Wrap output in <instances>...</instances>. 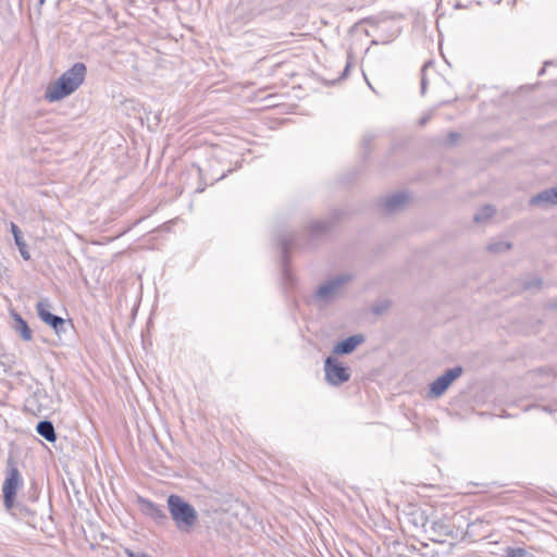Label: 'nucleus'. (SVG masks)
I'll use <instances>...</instances> for the list:
<instances>
[{"instance_id":"obj_1","label":"nucleus","mask_w":557,"mask_h":557,"mask_svg":"<svg viewBox=\"0 0 557 557\" xmlns=\"http://www.w3.org/2000/svg\"><path fill=\"white\" fill-rule=\"evenodd\" d=\"M86 73L87 67L84 63H75L47 87L45 94L46 99L50 102H54L70 96L83 84Z\"/></svg>"},{"instance_id":"obj_2","label":"nucleus","mask_w":557,"mask_h":557,"mask_svg":"<svg viewBox=\"0 0 557 557\" xmlns=\"http://www.w3.org/2000/svg\"><path fill=\"white\" fill-rule=\"evenodd\" d=\"M168 508L181 532L189 533L198 522L196 509L178 495L172 494L168 497Z\"/></svg>"},{"instance_id":"obj_3","label":"nucleus","mask_w":557,"mask_h":557,"mask_svg":"<svg viewBox=\"0 0 557 557\" xmlns=\"http://www.w3.org/2000/svg\"><path fill=\"white\" fill-rule=\"evenodd\" d=\"M22 484L23 479L16 462L12 457H9L7 460L5 480L2 485L3 504L7 510L14 508L16 494Z\"/></svg>"},{"instance_id":"obj_4","label":"nucleus","mask_w":557,"mask_h":557,"mask_svg":"<svg viewBox=\"0 0 557 557\" xmlns=\"http://www.w3.org/2000/svg\"><path fill=\"white\" fill-rule=\"evenodd\" d=\"M325 381L332 386H338L350 379L349 368L343 366L334 356H329L324 360Z\"/></svg>"},{"instance_id":"obj_5","label":"nucleus","mask_w":557,"mask_h":557,"mask_svg":"<svg viewBox=\"0 0 557 557\" xmlns=\"http://www.w3.org/2000/svg\"><path fill=\"white\" fill-rule=\"evenodd\" d=\"M352 280V275L348 273L339 274L326 283L319 286L314 297L321 301L329 302L334 299L341 289Z\"/></svg>"},{"instance_id":"obj_6","label":"nucleus","mask_w":557,"mask_h":557,"mask_svg":"<svg viewBox=\"0 0 557 557\" xmlns=\"http://www.w3.org/2000/svg\"><path fill=\"white\" fill-rule=\"evenodd\" d=\"M462 372L463 369L460 366L448 369L444 374L430 384L429 396L435 398L442 396L450 384L461 376Z\"/></svg>"},{"instance_id":"obj_7","label":"nucleus","mask_w":557,"mask_h":557,"mask_svg":"<svg viewBox=\"0 0 557 557\" xmlns=\"http://www.w3.org/2000/svg\"><path fill=\"white\" fill-rule=\"evenodd\" d=\"M49 302L48 300H40L36 305V310L38 317L48 325H50L54 332L60 335L61 333H65V327L67 325V321L63 318L55 315L49 311Z\"/></svg>"},{"instance_id":"obj_8","label":"nucleus","mask_w":557,"mask_h":557,"mask_svg":"<svg viewBox=\"0 0 557 557\" xmlns=\"http://www.w3.org/2000/svg\"><path fill=\"white\" fill-rule=\"evenodd\" d=\"M364 336L362 334L351 335L341 342H338L332 349L334 355H349L351 354L359 345L364 342Z\"/></svg>"},{"instance_id":"obj_9","label":"nucleus","mask_w":557,"mask_h":557,"mask_svg":"<svg viewBox=\"0 0 557 557\" xmlns=\"http://www.w3.org/2000/svg\"><path fill=\"white\" fill-rule=\"evenodd\" d=\"M138 503L141 507L143 512L146 516L156 520L157 522L162 523L168 520V516L162 506H159L152 503L151 500L143 497L138 498Z\"/></svg>"},{"instance_id":"obj_10","label":"nucleus","mask_w":557,"mask_h":557,"mask_svg":"<svg viewBox=\"0 0 557 557\" xmlns=\"http://www.w3.org/2000/svg\"><path fill=\"white\" fill-rule=\"evenodd\" d=\"M409 200L406 193H396L384 199V208L387 212L392 213L403 208Z\"/></svg>"},{"instance_id":"obj_11","label":"nucleus","mask_w":557,"mask_h":557,"mask_svg":"<svg viewBox=\"0 0 557 557\" xmlns=\"http://www.w3.org/2000/svg\"><path fill=\"white\" fill-rule=\"evenodd\" d=\"M13 318V330L22 337L23 341L29 342L33 338L32 330L29 329L27 322L22 318L17 312L11 313Z\"/></svg>"},{"instance_id":"obj_12","label":"nucleus","mask_w":557,"mask_h":557,"mask_svg":"<svg viewBox=\"0 0 557 557\" xmlns=\"http://www.w3.org/2000/svg\"><path fill=\"white\" fill-rule=\"evenodd\" d=\"M423 527L425 528V532H430L433 534L431 540L435 542H441L438 537L442 535H447L450 533L449 525L445 524L443 521H426L423 523Z\"/></svg>"},{"instance_id":"obj_13","label":"nucleus","mask_w":557,"mask_h":557,"mask_svg":"<svg viewBox=\"0 0 557 557\" xmlns=\"http://www.w3.org/2000/svg\"><path fill=\"white\" fill-rule=\"evenodd\" d=\"M557 205V186L545 189L531 199V205Z\"/></svg>"},{"instance_id":"obj_14","label":"nucleus","mask_w":557,"mask_h":557,"mask_svg":"<svg viewBox=\"0 0 557 557\" xmlns=\"http://www.w3.org/2000/svg\"><path fill=\"white\" fill-rule=\"evenodd\" d=\"M36 431L40 436L50 443H53L57 440L55 430L51 421H39L37 423Z\"/></svg>"},{"instance_id":"obj_15","label":"nucleus","mask_w":557,"mask_h":557,"mask_svg":"<svg viewBox=\"0 0 557 557\" xmlns=\"http://www.w3.org/2000/svg\"><path fill=\"white\" fill-rule=\"evenodd\" d=\"M11 232L14 236L15 244L17 245L21 255L25 260L29 259L28 252L25 250V243L23 240L22 232L20 231L18 226L14 223H11Z\"/></svg>"},{"instance_id":"obj_16","label":"nucleus","mask_w":557,"mask_h":557,"mask_svg":"<svg viewBox=\"0 0 557 557\" xmlns=\"http://www.w3.org/2000/svg\"><path fill=\"white\" fill-rule=\"evenodd\" d=\"M496 212L495 208L486 205L483 206L473 216V221L478 224L486 222Z\"/></svg>"},{"instance_id":"obj_17","label":"nucleus","mask_w":557,"mask_h":557,"mask_svg":"<svg viewBox=\"0 0 557 557\" xmlns=\"http://www.w3.org/2000/svg\"><path fill=\"white\" fill-rule=\"evenodd\" d=\"M331 227H332V223L330 221H325V220L315 221L311 224V231H312V233H315V234L325 233L329 230H331Z\"/></svg>"},{"instance_id":"obj_18","label":"nucleus","mask_w":557,"mask_h":557,"mask_svg":"<svg viewBox=\"0 0 557 557\" xmlns=\"http://www.w3.org/2000/svg\"><path fill=\"white\" fill-rule=\"evenodd\" d=\"M511 245L505 242L492 243L487 246V250L492 253H499L509 250Z\"/></svg>"},{"instance_id":"obj_19","label":"nucleus","mask_w":557,"mask_h":557,"mask_svg":"<svg viewBox=\"0 0 557 557\" xmlns=\"http://www.w3.org/2000/svg\"><path fill=\"white\" fill-rule=\"evenodd\" d=\"M12 515L20 516V517H27L32 516L33 511L28 509L26 506L22 505L21 503L15 502V506L12 510H10Z\"/></svg>"},{"instance_id":"obj_20","label":"nucleus","mask_w":557,"mask_h":557,"mask_svg":"<svg viewBox=\"0 0 557 557\" xmlns=\"http://www.w3.org/2000/svg\"><path fill=\"white\" fill-rule=\"evenodd\" d=\"M293 240H294V235L292 233H287V234L280 236V244L282 246L284 255H286L287 250L292 246Z\"/></svg>"},{"instance_id":"obj_21","label":"nucleus","mask_w":557,"mask_h":557,"mask_svg":"<svg viewBox=\"0 0 557 557\" xmlns=\"http://www.w3.org/2000/svg\"><path fill=\"white\" fill-rule=\"evenodd\" d=\"M508 557H522V548L511 549Z\"/></svg>"},{"instance_id":"obj_22","label":"nucleus","mask_w":557,"mask_h":557,"mask_svg":"<svg viewBox=\"0 0 557 557\" xmlns=\"http://www.w3.org/2000/svg\"><path fill=\"white\" fill-rule=\"evenodd\" d=\"M350 65H351V64H350V62L348 61V62H347V64H346V66H345L344 72H343V74H342V78H345V77L348 75V72H349Z\"/></svg>"},{"instance_id":"obj_23","label":"nucleus","mask_w":557,"mask_h":557,"mask_svg":"<svg viewBox=\"0 0 557 557\" xmlns=\"http://www.w3.org/2000/svg\"><path fill=\"white\" fill-rule=\"evenodd\" d=\"M350 65H351V64H350V62L348 61V62H347V64H346V66H345L344 72H343V74H342V78H345V77L348 75V72H349Z\"/></svg>"},{"instance_id":"obj_24","label":"nucleus","mask_w":557,"mask_h":557,"mask_svg":"<svg viewBox=\"0 0 557 557\" xmlns=\"http://www.w3.org/2000/svg\"><path fill=\"white\" fill-rule=\"evenodd\" d=\"M426 89V79L422 77L421 79V92L424 94Z\"/></svg>"},{"instance_id":"obj_25","label":"nucleus","mask_w":557,"mask_h":557,"mask_svg":"<svg viewBox=\"0 0 557 557\" xmlns=\"http://www.w3.org/2000/svg\"><path fill=\"white\" fill-rule=\"evenodd\" d=\"M449 136L451 137V139H455L456 137H458V134L456 133H450Z\"/></svg>"},{"instance_id":"obj_26","label":"nucleus","mask_w":557,"mask_h":557,"mask_svg":"<svg viewBox=\"0 0 557 557\" xmlns=\"http://www.w3.org/2000/svg\"><path fill=\"white\" fill-rule=\"evenodd\" d=\"M426 121H428V117H423V119L420 121V123L423 125V124H425V123H426Z\"/></svg>"},{"instance_id":"obj_27","label":"nucleus","mask_w":557,"mask_h":557,"mask_svg":"<svg viewBox=\"0 0 557 557\" xmlns=\"http://www.w3.org/2000/svg\"><path fill=\"white\" fill-rule=\"evenodd\" d=\"M128 557H136L133 553H128ZM140 557H147L146 555H141Z\"/></svg>"},{"instance_id":"obj_28","label":"nucleus","mask_w":557,"mask_h":557,"mask_svg":"<svg viewBox=\"0 0 557 557\" xmlns=\"http://www.w3.org/2000/svg\"><path fill=\"white\" fill-rule=\"evenodd\" d=\"M3 347L0 345V358L3 356Z\"/></svg>"},{"instance_id":"obj_29","label":"nucleus","mask_w":557,"mask_h":557,"mask_svg":"<svg viewBox=\"0 0 557 557\" xmlns=\"http://www.w3.org/2000/svg\"><path fill=\"white\" fill-rule=\"evenodd\" d=\"M46 0H39V5H42Z\"/></svg>"},{"instance_id":"obj_30","label":"nucleus","mask_w":557,"mask_h":557,"mask_svg":"<svg viewBox=\"0 0 557 557\" xmlns=\"http://www.w3.org/2000/svg\"><path fill=\"white\" fill-rule=\"evenodd\" d=\"M363 144H364V145H369V140H368V139H364V140H363Z\"/></svg>"}]
</instances>
